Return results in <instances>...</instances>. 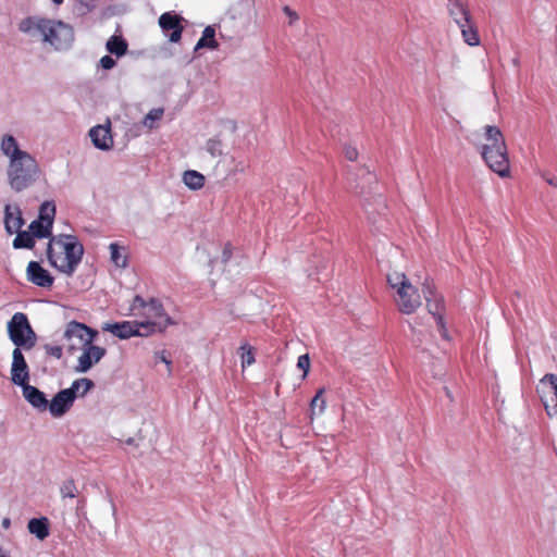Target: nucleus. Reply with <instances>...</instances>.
I'll return each instance as SVG.
<instances>
[{
  "label": "nucleus",
  "mask_w": 557,
  "mask_h": 557,
  "mask_svg": "<svg viewBox=\"0 0 557 557\" xmlns=\"http://www.w3.org/2000/svg\"><path fill=\"white\" fill-rule=\"evenodd\" d=\"M18 30L32 38L40 36L42 42L51 45L55 50H69L75 40L74 29L70 24L38 15L23 18L18 23Z\"/></svg>",
  "instance_id": "obj_1"
},
{
  "label": "nucleus",
  "mask_w": 557,
  "mask_h": 557,
  "mask_svg": "<svg viewBox=\"0 0 557 557\" xmlns=\"http://www.w3.org/2000/svg\"><path fill=\"white\" fill-rule=\"evenodd\" d=\"M47 259L51 267L72 276L84 256V246L76 236L60 234L47 245Z\"/></svg>",
  "instance_id": "obj_2"
},
{
  "label": "nucleus",
  "mask_w": 557,
  "mask_h": 557,
  "mask_svg": "<svg viewBox=\"0 0 557 557\" xmlns=\"http://www.w3.org/2000/svg\"><path fill=\"white\" fill-rule=\"evenodd\" d=\"M360 174L348 172V182L350 188L354 189L362 198V206L367 214L368 221L374 226L377 233L381 232L380 225V210L381 196L375 194L379 189V184L375 176L366 169L359 170Z\"/></svg>",
  "instance_id": "obj_3"
},
{
  "label": "nucleus",
  "mask_w": 557,
  "mask_h": 557,
  "mask_svg": "<svg viewBox=\"0 0 557 557\" xmlns=\"http://www.w3.org/2000/svg\"><path fill=\"white\" fill-rule=\"evenodd\" d=\"M487 144L482 146L481 156L487 166L502 177L509 176L508 149L502 131L497 126H485Z\"/></svg>",
  "instance_id": "obj_4"
},
{
  "label": "nucleus",
  "mask_w": 557,
  "mask_h": 557,
  "mask_svg": "<svg viewBox=\"0 0 557 557\" xmlns=\"http://www.w3.org/2000/svg\"><path fill=\"white\" fill-rule=\"evenodd\" d=\"M41 170L37 160L30 154L9 161L7 168L8 184L15 193L32 187L40 177Z\"/></svg>",
  "instance_id": "obj_5"
},
{
  "label": "nucleus",
  "mask_w": 557,
  "mask_h": 557,
  "mask_svg": "<svg viewBox=\"0 0 557 557\" xmlns=\"http://www.w3.org/2000/svg\"><path fill=\"white\" fill-rule=\"evenodd\" d=\"M386 282L396 289L395 298L398 310L404 314L413 313L421 306L418 289L409 282L403 270H393L385 275Z\"/></svg>",
  "instance_id": "obj_6"
},
{
  "label": "nucleus",
  "mask_w": 557,
  "mask_h": 557,
  "mask_svg": "<svg viewBox=\"0 0 557 557\" xmlns=\"http://www.w3.org/2000/svg\"><path fill=\"white\" fill-rule=\"evenodd\" d=\"M7 329L9 338L15 345V348L29 350L36 345L37 335L25 313H14L8 322Z\"/></svg>",
  "instance_id": "obj_7"
},
{
  "label": "nucleus",
  "mask_w": 557,
  "mask_h": 557,
  "mask_svg": "<svg viewBox=\"0 0 557 557\" xmlns=\"http://www.w3.org/2000/svg\"><path fill=\"white\" fill-rule=\"evenodd\" d=\"M78 382H73L69 388L60 389L55 393L51 400H49L50 414L53 418H61L66 414L73 407L75 399L77 398Z\"/></svg>",
  "instance_id": "obj_8"
},
{
  "label": "nucleus",
  "mask_w": 557,
  "mask_h": 557,
  "mask_svg": "<svg viewBox=\"0 0 557 557\" xmlns=\"http://www.w3.org/2000/svg\"><path fill=\"white\" fill-rule=\"evenodd\" d=\"M422 292L426 301L429 313L435 318L442 337L448 339L447 330L442 314L444 309L443 299L441 297H436L434 285L432 282H429V280H425L423 283Z\"/></svg>",
  "instance_id": "obj_9"
},
{
  "label": "nucleus",
  "mask_w": 557,
  "mask_h": 557,
  "mask_svg": "<svg viewBox=\"0 0 557 557\" xmlns=\"http://www.w3.org/2000/svg\"><path fill=\"white\" fill-rule=\"evenodd\" d=\"M183 21L184 18L175 12H165L159 17V26L171 42L176 44L181 40L184 30Z\"/></svg>",
  "instance_id": "obj_10"
},
{
  "label": "nucleus",
  "mask_w": 557,
  "mask_h": 557,
  "mask_svg": "<svg viewBox=\"0 0 557 557\" xmlns=\"http://www.w3.org/2000/svg\"><path fill=\"white\" fill-rule=\"evenodd\" d=\"M98 335L99 333L97 330L86 325L85 323L73 320L66 324L63 337L69 342L73 338H78L82 346H86V344L92 343Z\"/></svg>",
  "instance_id": "obj_11"
},
{
  "label": "nucleus",
  "mask_w": 557,
  "mask_h": 557,
  "mask_svg": "<svg viewBox=\"0 0 557 557\" xmlns=\"http://www.w3.org/2000/svg\"><path fill=\"white\" fill-rule=\"evenodd\" d=\"M107 354V349L92 343L83 346V354L78 357L75 371L78 373L88 372L96 363H98Z\"/></svg>",
  "instance_id": "obj_12"
},
{
  "label": "nucleus",
  "mask_w": 557,
  "mask_h": 557,
  "mask_svg": "<svg viewBox=\"0 0 557 557\" xmlns=\"http://www.w3.org/2000/svg\"><path fill=\"white\" fill-rule=\"evenodd\" d=\"M11 381L20 387L29 383V368L20 348L12 352Z\"/></svg>",
  "instance_id": "obj_13"
},
{
  "label": "nucleus",
  "mask_w": 557,
  "mask_h": 557,
  "mask_svg": "<svg viewBox=\"0 0 557 557\" xmlns=\"http://www.w3.org/2000/svg\"><path fill=\"white\" fill-rule=\"evenodd\" d=\"M26 277L34 285L42 288H50L54 283V277L38 261L28 262Z\"/></svg>",
  "instance_id": "obj_14"
},
{
  "label": "nucleus",
  "mask_w": 557,
  "mask_h": 557,
  "mask_svg": "<svg viewBox=\"0 0 557 557\" xmlns=\"http://www.w3.org/2000/svg\"><path fill=\"white\" fill-rule=\"evenodd\" d=\"M25 224L22 210L18 205H5L4 207V228L9 235L21 231Z\"/></svg>",
  "instance_id": "obj_15"
},
{
  "label": "nucleus",
  "mask_w": 557,
  "mask_h": 557,
  "mask_svg": "<svg viewBox=\"0 0 557 557\" xmlns=\"http://www.w3.org/2000/svg\"><path fill=\"white\" fill-rule=\"evenodd\" d=\"M89 137L92 145L99 150H110L113 147V138L111 135L110 124L96 125L90 128Z\"/></svg>",
  "instance_id": "obj_16"
},
{
  "label": "nucleus",
  "mask_w": 557,
  "mask_h": 557,
  "mask_svg": "<svg viewBox=\"0 0 557 557\" xmlns=\"http://www.w3.org/2000/svg\"><path fill=\"white\" fill-rule=\"evenodd\" d=\"M21 388L23 397L34 409L40 412L47 410V407H49V400L42 391L29 383L21 386Z\"/></svg>",
  "instance_id": "obj_17"
},
{
  "label": "nucleus",
  "mask_w": 557,
  "mask_h": 557,
  "mask_svg": "<svg viewBox=\"0 0 557 557\" xmlns=\"http://www.w3.org/2000/svg\"><path fill=\"white\" fill-rule=\"evenodd\" d=\"M102 330L111 333L120 339H128L140 334V329L136 327L135 321L106 323L103 324Z\"/></svg>",
  "instance_id": "obj_18"
},
{
  "label": "nucleus",
  "mask_w": 557,
  "mask_h": 557,
  "mask_svg": "<svg viewBox=\"0 0 557 557\" xmlns=\"http://www.w3.org/2000/svg\"><path fill=\"white\" fill-rule=\"evenodd\" d=\"M447 10L458 26L470 23L472 20L468 4L463 0H448Z\"/></svg>",
  "instance_id": "obj_19"
},
{
  "label": "nucleus",
  "mask_w": 557,
  "mask_h": 557,
  "mask_svg": "<svg viewBox=\"0 0 557 557\" xmlns=\"http://www.w3.org/2000/svg\"><path fill=\"white\" fill-rule=\"evenodd\" d=\"M1 151L9 158V161H12L14 158L20 159L29 153L25 150H22L16 138L10 134H7L2 137Z\"/></svg>",
  "instance_id": "obj_20"
},
{
  "label": "nucleus",
  "mask_w": 557,
  "mask_h": 557,
  "mask_svg": "<svg viewBox=\"0 0 557 557\" xmlns=\"http://www.w3.org/2000/svg\"><path fill=\"white\" fill-rule=\"evenodd\" d=\"M27 530L39 541L46 540L50 534V521L47 517L32 518L28 520Z\"/></svg>",
  "instance_id": "obj_21"
},
{
  "label": "nucleus",
  "mask_w": 557,
  "mask_h": 557,
  "mask_svg": "<svg viewBox=\"0 0 557 557\" xmlns=\"http://www.w3.org/2000/svg\"><path fill=\"white\" fill-rule=\"evenodd\" d=\"M174 324V321L171 317H166L163 321H144L137 322L135 321L136 327L140 329V334L138 336H149L156 331L163 332L169 325Z\"/></svg>",
  "instance_id": "obj_22"
},
{
  "label": "nucleus",
  "mask_w": 557,
  "mask_h": 557,
  "mask_svg": "<svg viewBox=\"0 0 557 557\" xmlns=\"http://www.w3.org/2000/svg\"><path fill=\"white\" fill-rule=\"evenodd\" d=\"M106 49L109 53L114 54L116 58H121L127 53L128 42L121 35H113L108 39Z\"/></svg>",
  "instance_id": "obj_23"
},
{
  "label": "nucleus",
  "mask_w": 557,
  "mask_h": 557,
  "mask_svg": "<svg viewBox=\"0 0 557 557\" xmlns=\"http://www.w3.org/2000/svg\"><path fill=\"white\" fill-rule=\"evenodd\" d=\"M52 226L51 224L40 221L38 219L34 220L29 226L28 231L34 236V238L42 239V238H50L54 237L52 235Z\"/></svg>",
  "instance_id": "obj_24"
},
{
  "label": "nucleus",
  "mask_w": 557,
  "mask_h": 557,
  "mask_svg": "<svg viewBox=\"0 0 557 557\" xmlns=\"http://www.w3.org/2000/svg\"><path fill=\"white\" fill-rule=\"evenodd\" d=\"M458 27L460 28L463 41L467 45H469V46H479L480 45V37H479L478 28L474 25L472 20H470V23H465Z\"/></svg>",
  "instance_id": "obj_25"
},
{
  "label": "nucleus",
  "mask_w": 557,
  "mask_h": 557,
  "mask_svg": "<svg viewBox=\"0 0 557 557\" xmlns=\"http://www.w3.org/2000/svg\"><path fill=\"white\" fill-rule=\"evenodd\" d=\"M184 184L191 190H198L205 185V176L195 170H187L183 174Z\"/></svg>",
  "instance_id": "obj_26"
},
{
  "label": "nucleus",
  "mask_w": 557,
  "mask_h": 557,
  "mask_svg": "<svg viewBox=\"0 0 557 557\" xmlns=\"http://www.w3.org/2000/svg\"><path fill=\"white\" fill-rule=\"evenodd\" d=\"M35 238L29 231H18L13 239L14 249H33L35 247Z\"/></svg>",
  "instance_id": "obj_27"
},
{
  "label": "nucleus",
  "mask_w": 557,
  "mask_h": 557,
  "mask_svg": "<svg viewBox=\"0 0 557 557\" xmlns=\"http://www.w3.org/2000/svg\"><path fill=\"white\" fill-rule=\"evenodd\" d=\"M55 216V205L53 201H45L39 207L38 220L53 225Z\"/></svg>",
  "instance_id": "obj_28"
},
{
  "label": "nucleus",
  "mask_w": 557,
  "mask_h": 557,
  "mask_svg": "<svg viewBox=\"0 0 557 557\" xmlns=\"http://www.w3.org/2000/svg\"><path fill=\"white\" fill-rule=\"evenodd\" d=\"M98 1L99 0H76L74 4V13L77 16H85L96 9Z\"/></svg>",
  "instance_id": "obj_29"
},
{
  "label": "nucleus",
  "mask_w": 557,
  "mask_h": 557,
  "mask_svg": "<svg viewBox=\"0 0 557 557\" xmlns=\"http://www.w3.org/2000/svg\"><path fill=\"white\" fill-rule=\"evenodd\" d=\"M110 249V259L117 268H126L127 267V257L122 256L121 249L116 243H111L109 246Z\"/></svg>",
  "instance_id": "obj_30"
},
{
  "label": "nucleus",
  "mask_w": 557,
  "mask_h": 557,
  "mask_svg": "<svg viewBox=\"0 0 557 557\" xmlns=\"http://www.w3.org/2000/svg\"><path fill=\"white\" fill-rule=\"evenodd\" d=\"M324 389L321 388L317 392L315 396L310 401V417L321 414L325 409V400L322 397Z\"/></svg>",
  "instance_id": "obj_31"
},
{
  "label": "nucleus",
  "mask_w": 557,
  "mask_h": 557,
  "mask_svg": "<svg viewBox=\"0 0 557 557\" xmlns=\"http://www.w3.org/2000/svg\"><path fill=\"white\" fill-rule=\"evenodd\" d=\"M206 150L212 158L221 157L223 152V144L219 137H213L207 140Z\"/></svg>",
  "instance_id": "obj_32"
},
{
  "label": "nucleus",
  "mask_w": 557,
  "mask_h": 557,
  "mask_svg": "<svg viewBox=\"0 0 557 557\" xmlns=\"http://www.w3.org/2000/svg\"><path fill=\"white\" fill-rule=\"evenodd\" d=\"M239 350H242L240 357L243 368L248 367L255 362V355L251 346L245 343L239 347Z\"/></svg>",
  "instance_id": "obj_33"
},
{
  "label": "nucleus",
  "mask_w": 557,
  "mask_h": 557,
  "mask_svg": "<svg viewBox=\"0 0 557 557\" xmlns=\"http://www.w3.org/2000/svg\"><path fill=\"white\" fill-rule=\"evenodd\" d=\"M60 493L63 498H74L77 495V487L73 479L64 481L60 487Z\"/></svg>",
  "instance_id": "obj_34"
},
{
  "label": "nucleus",
  "mask_w": 557,
  "mask_h": 557,
  "mask_svg": "<svg viewBox=\"0 0 557 557\" xmlns=\"http://www.w3.org/2000/svg\"><path fill=\"white\" fill-rule=\"evenodd\" d=\"M74 382H78L77 397H84L95 387V382L88 377H81Z\"/></svg>",
  "instance_id": "obj_35"
},
{
  "label": "nucleus",
  "mask_w": 557,
  "mask_h": 557,
  "mask_svg": "<svg viewBox=\"0 0 557 557\" xmlns=\"http://www.w3.org/2000/svg\"><path fill=\"white\" fill-rule=\"evenodd\" d=\"M148 306H149L150 310L153 312L154 317L164 318V320L166 319V317H169L165 313L164 308L159 299L150 298V300L148 301Z\"/></svg>",
  "instance_id": "obj_36"
},
{
  "label": "nucleus",
  "mask_w": 557,
  "mask_h": 557,
  "mask_svg": "<svg viewBox=\"0 0 557 557\" xmlns=\"http://www.w3.org/2000/svg\"><path fill=\"white\" fill-rule=\"evenodd\" d=\"M548 383L552 386L553 393L556 397V404L554 407H557V375L554 373H547L541 379V384Z\"/></svg>",
  "instance_id": "obj_37"
},
{
  "label": "nucleus",
  "mask_w": 557,
  "mask_h": 557,
  "mask_svg": "<svg viewBox=\"0 0 557 557\" xmlns=\"http://www.w3.org/2000/svg\"><path fill=\"white\" fill-rule=\"evenodd\" d=\"M202 48H208V49H211V50H215L219 48V44L216 40H207L205 39L202 36L199 38V40L197 41L196 46H195V51H198Z\"/></svg>",
  "instance_id": "obj_38"
},
{
  "label": "nucleus",
  "mask_w": 557,
  "mask_h": 557,
  "mask_svg": "<svg viewBox=\"0 0 557 557\" xmlns=\"http://www.w3.org/2000/svg\"><path fill=\"white\" fill-rule=\"evenodd\" d=\"M297 367H298V369L304 371L302 377H306L307 373L310 369V357L308 354H305V355H301L298 357Z\"/></svg>",
  "instance_id": "obj_39"
},
{
  "label": "nucleus",
  "mask_w": 557,
  "mask_h": 557,
  "mask_svg": "<svg viewBox=\"0 0 557 557\" xmlns=\"http://www.w3.org/2000/svg\"><path fill=\"white\" fill-rule=\"evenodd\" d=\"M163 110L162 109H152L145 117V125L152 127V124L149 122H153L160 120L162 117Z\"/></svg>",
  "instance_id": "obj_40"
},
{
  "label": "nucleus",
  "mask_w": 557,
  "mask_h": 557,
  "mask_svg": "<svg viewBox=\"0 0 557 557\" xmlns=\"http://www.w3.org/2000/svg\"><path fill=\"white\" fill-rule=\"evenodd\" d=\"M44 348L48 355H50L57 359H61L63 356V348L61 346L46 344L44 346Z\"/></svg>",
  "instance_id": "obj_41"
},
{
  "label": "nucleus",
  "mask_w": 557,
  "mask_h": 557,
  "mask_svg": "<svg viewBox=\"0 0 557 557\" xmlns=\"http://www.w3.org/2000/svg\"><path fill=\"white\" fill-rule=\"evenodd\" d=\"M98 65L103 70H111L116 65V61L111 55L107 54L99 60Z\"/></svg>",
  "instance_id": "obj_42"
},
{
  "label": "nucleus",
  "mask_w": 557,
  "mask_h": 557,
  "mask_svg": "<svg viewBox=\"0 0 557 557\" xmlns=\"http://www.w3.org/2000/svg\"><path fill=\"white\" fill-rule=\"evenodd\" d=\"M232 255H233L232 245L230 243H227L223 248L222 256H221V262L226 264L230 261Z\"/></svg>",
  "instance_id": "obj_43"
},
{
  "label": "nucleus",
  "mask_w": 557,
  "mask_h": 557,
  "mask_svg": "<svg viewBox=\"0 0 557 557\" xmlns=\"http://www.w3.org/2000/svg\"><path fill=\"white\" fill-rule=\"evenodd\" d=\"M344 154L345 158L349 161H355L358 157V151L355 147L351 146H345L344 147Z\"/></svg>",
  "instance_id": "obj_44"
},
{
  "label": "nucleus",
  "mask_w": 557,
  "mask_h": 557,
  "mask_svg": "<svg viewBox=\"0 0 557 557\" xmlns=\"http://www.w3.org/2000/svg\"><path fill=\"white\" fill-rule=\"evenodd\" d=\"M202 37L207 40H215V26L208 25L202 32Z\"/></svg>",
  "instance_id": "obj_45"
},
{
  "label": "nucleus",
  "mask_w": 557,
  "mask_h": 557,
  "mask_svg": "<svg viewBox=\"0 0 557 557\" xmlns=\"http://www.w3.org/2000/svg\"><path fill=\"white\" fill-rule=\"evenodd\" d=\"M148 306V302L140 296L136 295L133 299L132 309H143Z\"/></svg>",
  "instance_id": "obj_46"
},
{
  "label": "nucleus",
  "mask_w": 557,
  "mask_h": 557,
  "mask_svg": "<svg viewBox=\"0 0 557 557\" xmlns=\"http://www.w3.org/2000/svg\"><path fill=\"white\" fill-rule=\"evenodd\" d=\"M284 13L289 17V25H293L296 21H298V14L292 10L288 5L283 8Z\"/></svg>",
  "instance_id": "obj_47"
},
{
  "label": "nucleus",
  "mask_w": 557,
  "mask_h": 557,
  "mask_svg": "<svg viewBox=\"0 0 557 557\" xmlns=\"http://www.w3.org/2000/svg\"><path fill=\"white\" fill-rule=\"evenodd\" d=\"M404 261H405L404 256L398 253L397 251H395V253H394L395 265H398V264L403 263Z\"/></svg>",
  "instance_id": "obj_48"
},
{
  "label": "nucleus",
  "mask_w": 557,
  "mask_h": 557,
  "mask_svg": "<svg viewBox=\"0 0 557 557\" xmlns=\"http://www.w3.org/2000/svg\"><path fill=\"white\" fill-rule=\"evenodd\" d=\"M159 359L168 366L171 364V360L165 356L164 351L161 352Z\"/></svg>",
  "instance_id": "obj_49"
},
{
  "label": "nucleus",
  "mask_w": 557,
  "mask_h": 557,
  "mask_svg": "<svg viewBox=\"0 0 557 557\" xmlns=\"http://www.w3.org/2000/svg\"><path fill=\"white\" fill-rule=\"evenodd\" d=\"M11 525V520L9 518H4L2 520V528L8 529Z\"/></svg>",
  "instance_id": "obj_50"
},
{
  "label": "nucleus",
  "mask_w": 557,
  "mask_h": 557,
  "mask_svg": "<svg viewBox=\"0 0 557 557\" xmlns=\"http://www.w3.org/2000/svg\"><path fill=\"white\" fill-rule=\"evenodd\" d=\"M124 443L126 445L133 446V445H135V438L128 437Z\"/></svg>",
  "instance_id": "obj_51"
},
{
  "label": "nucleus",
  "mask_w": 557,
  "mask_h": 557,
  "mask_svg": "<svg viewBox=\"0 0 557 557\" xmlns=\"http://www.w3.org/2000/svg\"><path fill=\"white\" fill-rule=\"evenodd\" d=\"M543 404H544V407H545V410H546L547 414L550 417L553 414L552 411H550V408L548 407V405L545 401H543Z\"/></svg>",
  "instance_id": "obj_52"
},
{
  "label": "nucleus",
  "mask_w": 557,
  "mask_h": 557,
  "mask_svg": "<svg viewBox=\"0 0 557 557\" xmlns=\"http://www.w3.org/2000/svg\"><path fill=\"white\" fill-rule=\"evenodd\" d=\"M55 5H60L64 0H51Z\"/></svg>",
  "instance_id": "obj_53"
},
{
  "label": "nucleus",
  "mask_w": 557,
  "mask_h": 557,
  "mask_svg": "<svg viewBox=\"0 0 557 557\" xmlns=\"http://www.w3.org/2000/svg\"><path fill=\"white\" fill-rule=\"evenodd\" d=\"M75 349H76V347L74 345H70L69 346V351L70 352H73Z\"/></svg>",
  "instance_id": "obj_54"
},
{
  "label": "nucleus",
  "mask_w": 557,
  "mask_h": 557,
  "mask_svg": "<svg viewBox=\"0 0 557 557\" xmlns=\"http://www.w3.org/2000/svg\"><path fill=\"white\" fill-rule=\"evenodd\" d=\"M547 182H548V184H550L553 186H557V183H555V181H553V180H548Z\"/></svg>",
  "instance_id": "obj_55"
},
{
  "label": "nucleus",
  "mask_w": 557,
  "mask_h": 557,
  "mask_svg": "<svg viewBox=\"0 0 557 557\" xmlns=\"http://www.w3.org/2000/svg\"><path fill=\"white\" fill-rule=\"evenodd\" d=\"M554 413L557 414V407H553Z\"/></svg>",
  "instance_id": "obj_56"
},
{
  "label": "nucleus",
  "mask_w": 557,
  "mask_h": 557,
  "mask_svg": "<svg viewBox=\"0 0 557 557\" xmlns=\"http://www.w3.org/2000/svg\"><path fill=\"white\" fill-rule=\"evenodd\" d=\"M0 557H8V556H5V555H0Z\"/></svg>",
  "instance_id": "obj_57"
}]
</instances>
